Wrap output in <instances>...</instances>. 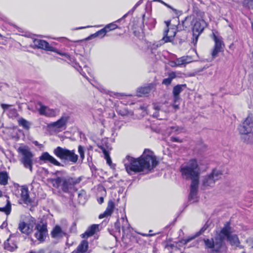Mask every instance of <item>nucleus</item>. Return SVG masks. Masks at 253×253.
<instances>
[{"label":"nucleus","instance_id":"e433bc0d","mask_svg":"<svg viewBox=\"0 0 253 253\" xmlns=\"http://www.w3.org/2000/svg\"><path fill=\"white\" fill-rule=\"evenodd\" d=\"M107 32H108V30H106V29L104 27V28L99 30L98 31H97L95 33L91 35L90 36V37H100L102 38H103V37H104L105 36V35H106V34Z\"/></svg>","mask_w":253,"mask_h":253},{"label":"nucleus","instance_id":"09e8293b","mask_svg":"<svg viewBox=\"0 0 253 253\" xmlns=\"http://www.w3.org/2000/svg\"><path fill=\"white\" fill-rule=\"evenodd\" d=\"M154 1H159V2H161L162 3H163V4H164L165 5H166V6H167L168 7L173 9L171 6H170L169 5H168V4H167L166 3H165V2H164L163 1H162L161 0H154Z\"/></svg>","mask_w":253,"mask_h":253},{"label":"nucleus","instance_id":"2eb2a0df","mask_svg":"<svg viewBox=\"0 0 253 253\" xmlns=\"http://www.w3.org/2000/svg\"><path fill=\"white\" fill-rule=\"evenodd\" d=\"M33 42L34 45L38 48L50 51H55V48L50 45L48 42L44 40L35 39Z\"/></svg>","mask_w":253,"mask_h":253},{"label":"nucleus","instance_id":"f3484780","mask_svg":"<svg viewBox=\"0 0 253 253\" xmlns=\"http://www.w3.org/2000/svg\"><path fill=\"white\" fill-rule=\"evenodd\" d=\"M213 39L215 42V45L211 52V55L212 58H214L217 56L218 53L221 51L223 47V44L221 40L216 37L215 35H213Z\"/></svg>","mask_w":253,"mask_h":253},{"label":"nucleus","instance_id":"6e6552de","mask_svg":"<svg viewBox=\"0 0 253 253\" xmlns=\"http://www.w3.org/2000/svg\"><path fill=\"white\" fill-rule=\"evenodd\" d=\"M203 241L206 249H210L212 252L216 253L220 251L224 244L220 235L215 236L214 239H204Z\"/></svg>","mask_w":253,"mask_h":253},{"label":"nucleus","instance_id":"aec40b11","mask_svg":"<svg viewBox=\"0 0 253 253\" xmlns=\"http://www.w3.org/2000/svg\"><path fill=\"white\" fill-rule=\"evenodd\" d=\"M18 228L22 233L26 235L29 234L32 231V228L30 227V224L24 221H20L19 222Z\"/></svg>","mask_w":253,"mask_h":253},{"label":"nucleus","instance_id":"72a5a7b5","mask_svg":"<svg viewBox=\"0 0 253 253\" xmlns=\"http://www.w3.org/2000/svg\"><path fill=\"white\" fill-rule=\"evenodd\" d=\"M117 112L119 115L122 116L133 115V113L131 111H129L126 107L119 109L117 111Z\"/></svg>","mask_w":253,"mask_h":253},{"label":"nucleus","instance_id":"b1692460","mask_svg":"<svg viewBox=\"0 0 253 253\" xmlns=\"http://www.w3.org/2000/svg\"><path fill=\"white\" fill-rule=\"evenodd\" d=\"M208 228V226L206 225H204L199 231L197 232L194 236H191L190 237H188L186 239H183L181 241L182 243H183L184 244H187L188 242L191 241V240L194 239L197 237L200 236V235L204 233V232L207 230Z\"/></svg>","mask_w":253,"mask_h":253},{"label":"nucleus","instance_id":"ea45409f","mask_svg":"<svg viewBox=\"0 0 253 253\" xmlns=\"http://www.w3.org/2000/svg\"><path fill=\"white\" fill-rule=\"evenodd\" d=\"M165 249L169 253H172L173 249V244L172 242H167L165 245Z\"/></svg>","mask_w":253,"mask_h":253},{"label":"nucleus","instance_id":"603ef678","mask_svg":"<svg viewBox=\"0 0 253 253\" xmlns=\"http://www.w3.org/2000/svg\"><path fill=\"white\" fill-rule=\"evenodd\" d=\"M20 187H21V190H28V187L26 185H23V186H21Z\"/></svg>","mask_w":253,"mask_h":253},{"label":"nucleus","instance_id":"7ed1b4c3","mask_svg":"<svg viewBox=\"0 0 253 253\" xmlns=\"http://www.w3.org/2000/svg\"><path fill=\"white\" fill-rule=\"evenodd\" d=\"M200 166L196 159L189 160L186 165L180 168L182 176L186 179L199 176L202 171Z\"/></svg>","mask_w":253,"mask_h":253},{"label":"nucleus","instance_id":"2f4dec72","mask_svg":"<svg viewBox=\"0 0 253 253\" xmlns=\"http://www.w3.org/2000/svg\"><path fill=\"white\" fill-rule=\"evenodd\" d=\"M185 84H179L175 86V101L179 99L178 94L185 88Z\"/></svg>","mask_w":253,"mask_h":253},{"label":"nucleus","instance_id":"de8ad7c7","mask_svg":"<svg viewBox=\"0 0 253 253\" xmlns=\"http://www.w3.org/2000/svg\"><path fill=\"white\" fill-rule=\"evenodd\" d=\"M55 51H54V52H56L58 54H59L60 55H62V56H65V57H66L67 58L69 57V56L67 54L65 53L60 52L57 51L55 48Z\"/></svg>","mask_w":253,"mask_h":253},{"label":"nucleus","instance_id":"e2e57ef3","mask_svg":"<svg viewBox=\"0 0 253 253\" xmlns=\"http://www.w3.org/2000/svg\"><path fill=\"white\" fill-rule=\"evenodd\" d=\"M170 138H171V140H172V141H173V140L174 139V138H173L172 136H171V137H170Z\"/></svg>","mask_w":253,"mask_h":253},{"label":"nucleus","instance_id":"1a4fd4ad","mask_svg":"<svg viewBox=\"0 0 253 253\" xmlns=\"http://www.w3.org/2000/svg\"><path fill=\"white\" fill-rule=\"evenodd\" d=\"M207 26V23L203 19L196 21L193 28V36L195 38V42L193 41L194 44L196 43L199 36L203 32Z\"/></svg>","mask_w":253,"mask_h":253},{"label":"nucleus","instance_id":"49530a36","mask_svg":"<svg viewBox=\"0 0 253 253\" xmlns=\"http://www.w3.org/2000/svg\"><path fill=\"white\" fill-rule=\"evenodd\" d=\"M245 2L250 8L253 9V0H246Z\"/></svg>","mask_w":253,"mask_h":253},{"label":"nucleus","instance_id":"6ab92c4d","mask_svg":"<svg viewBox=\"0 0 253 253\" xmlns=\"http://www.w3.org/2000/svg\"><path fill=\"white\" fill-rule=\"evenodd\" d=\"M114 209H115L114 202L113 201H112V200H110L108 203V205H107L106 210L104 211V212L103 213L100 214L99 215V218L100 219H101V218L110 216L112 214Z\"/></svg>","mask_w":253,"mask_h":253},{"label":"nucleus","instance_id":"58836bf2","mask_svg":"<svg viewBox=\"0 0 253 253\" xmlns=\"http://www.w3.org/2000/svg\"><path fill=\"white\" fill-rule=\"evenodd\" d=\"M188 26V24L187 23L186 19H185L184 20H182L181 23H179V24L176 26V30L177 31L184 30Z\"/></svg>","mask_w":253,"mask_h":253},{"label":"nucleus","instance_id":"c9c22d12","mask_svg":"<svg viewBox=\"0 0 253 253\" xmlns=\"http://www.w3.org/2000/svg\"><path fill=\"white\" fill-rule=\"evenodd\" d=\"M174 79V72H171L169 76V77L165 78L163 80L162 84L166 86H168L171 83L173 79Z\"/></svg>","mask_w":253,"mask_h":253},{"label":"nucleus","instance_id":"20e7f679","mask_svg":"<svg viewBox=\"0 0 253 253\" xmlns=\"http://www.w3.org/2000/svg\"><path fill=\"white\" fill-rule=\"evenodd\" d=\"M82 180V177H57L50 180L51 183L56 188L61 186L63 188H72L74 186L79 184Z\"/></svg>","mask_w":253,"mask_h":253},{"label":"nucleus","instance_id":"473e14b6","mask_svg":"<svg viewBox=\"0 0 253 253\" xmlns=\"http://www.w3.org/2000/svg\"><path fill=\"white\" fill-rule=\"evenodd\" d=\"M8 175L6 172L2 171L0 172V184L6 185L7 183Z\"/></svg>","mask_w":253,"mask_h":253},{"label":"nucleus","instance_id":"bf43d9fd","mask_svg":"<svg viewBox=\"0 0 253 253\" xmlns=\"http://www.w3.org/2000/svg\"><path fill=\"white\" fill-rule=\"evenodd\" d=\"M79 197H80L83 194L82 193L79 192L78 193Z\"/></svg>","mask_w":253,"mask_h":253},{"label":"nucleus","instance_id":"680f3d73","mask_svg":"<svg viewBox=\"0 0 253 253\" xmlns=\"http://www.w3.org/2000/svg\"><path fill=\"white\" fill-rule=\"evenodd\" d=\"M29 253H36L34 251H31Z\"/></svg>","mask_w":253,"mask_h":253},{"label":"nucleus","instance_id":"cd10ccee","mask_svg":"<svg viewBox=\"0 0 253 253\" xmlns=\"http://www.w3.org/2000/svg\"><path fill=\"white\" fill-rule=\"evenodd\" d=\"M227 239L232 246H238L240 244V241L237 235L231 234L228 236Z\"/></svg>","mask_w":253,"mask_h":253},{"label":"nucleus","instance_id":"c03bdc74","mask_svg":"<svg viewBox=\"0 0 253 253\" xmlns=\"http://www.w3.org/2000/svg\"><path fill=\"white\" fill-rule=\"evenodd\" d=\"M78 152L80 154L81 158L83 160L84 158V149L83 147L80 145L78 147Z\"/></svg>","mask_w":253,"mask_h":253},{"label":"nucleus","instance_id":"f03ea898","mask_svg":"<svg viewBox=\"0 0 253 253\" xmlns=\"http://www.w3.org/2000/svg\"><path fill=\"white\" fill-rule=\"evenodd\" d=\"M238 130L242 140L246 143L253 142V117L248 115L239 125Z\"/></svg>","mask_w":253,"mask_h":253},{"label":"nucleus","instance_id":"13d9d810","mask_svg":"<svg viewBox=\"0 0 253 253\" xmlns=\"http://www.w3.org/2000/svg\"><path fill=\"white\" fill-rule=\"evenodd\" d=\"M139 4V2H137L135 6L134 7V8H135L136 6H137Z\"/></svg>","mask_w":253,"mask_h":253},{"label":"nucleus","instance_id":"3c124183","mask_svg":"<svg viewBox=\"0 0 253 253\" xmlns=\"http://www.w3.org/2000/svg\"><path fill=\"white\" fill-rule=\"evenodd\" d=\"M206 68L205 67H204L203 68H200L196 70V73H199L200 72H202V71H204Z\"/></svg>","mask_w":253,"mask_h":253},{"label":"nucleus","instance_id":"052dcab7","mask_svg":"<svg viewBox=\"0 0 253 253\" xmlns=\"http://www.w3.org/2000/svg\"><path fill=\"white\" fill-rule=\"evenodd\" d=\"M174 107H175V110L176 109L178 108V105H175Z\"/></svg>","mask_w":253,"mask_h":253},{"label":"nucleus","instance_id":"4c0bfd02","mask_svg":"<svg viewBox=\"0 0 253 253\" xmlns=\"http://www.w3.org/2000/svg\"><path fill=\"white\" fill-rule=\"evenodd\" d=\"M18 124L23 128L28 129L30 126V123L25 119L21 118L18 120Z\"/></svg>","mask_w":253,"mask_h":253},{"label":"nucleus","instance_id":"7c9ffc66","mask_svg":"<svg viewBox=\"0 0 253 253\" xmlns=\"http://www.w3.org/2000/svg\"><path fill=\"white\" fill-rule=\"evenodd\" d=\"M154 87L153 84H151L147 86L142 87L138 89V91L140 93L139 95L141 94H147L149 93L152 88Z\"/></svg>","mask_w":253,"mask_h":253},{"label":"nucleus","instance_id":"423d86ee","mask_svg":"<svg viewBox=\"0 0 253 253\" xmlns=\"http://www.w3.org/2000/svg\"><path fill=\"white\" fill-rule=\"evenodd\" d=\"M54 154L60 159L75 164L78 160V156L74 150H70L66 148L58 146L53 150Z\"/></svg>","mask_w":253,"mask_h":253},{"label":"nucleus","instance_id":"9b49d317","mask_svg":"<svg viewBox=\"0 0 253 253\" xmlns=\"http://www.w3.org/2000/svg\"><path fill=\"white\" fill-rule=\"evenodd\" d=\"M21 197L22 201L27 205H32L36 198V193L34 191H21Z\"/></svg>","mask_w":253,"mask_h":253},{"label":"nucleus","instance_id":"c85d7f7f","mask_svg":"<svg viewBox=\"0 0 253 253\" xmlns=\"http://www.w3.org/2000/svg\"><path fill=\"white\" fill-rule=\"evenodd\" d=\"M199 200L198 191H190L188 196V201L190 203L197 202Z\"/></svg>","mask_w":253,"mask_h":253},{"label":"nucleus","instance_id":"a211bd4d","mask_svg":"<svg viewBox=\"0 0 253 253\" xmlns=\"http://www.w3.org/2000/svg\"><path fill=\"white\" fill-rule=\"evenodd\" d=\"M193 61L194 60L191 56H183L175 60V66H185Z\"/></svg>","mask_w":253,"mask_h":253},{"label":"nucleus","instance_id":"412c9836","mask_svg":"<svg viewBox=\"0 0 253 253\" xmlns=\"http://www.w3.org/2000/svg\"><path fill=\"white\" fill-rule=\"evenodd\" d=\"M230 224L229 222H226L224 224L223 228L221 229L220 233L216 235V236H221L222 237V242H223V240L225 237H228V236L230 235Z\"/></svg>","mask_w":253,"mask_h":253},{"label":"nucleus","instance_id":"338daca9","mask_svg":"<svg viewBox=\"0 0 253 253\" xmlns=\"http://www.w3.org/2000/svg\"><path fill=\"white\" fill-rule=\"evenodd\" d=\"M71 253H77L75 251H74L73 252H72Z\"/></svg>","mask_w":253,"mask_h":253},{"label":"nucleus","instance_id":"4468645a","mask_svg":"<svg viewBox=\"0 0 253 253\" xmlns=\"http://www.w3.org/2000/svg\"><path fill=\"white\" fill-rule=\"evenodd\" d=\"M115 226L119 232L120 231L121 228H122L123 232L124 233L130 231V226L128 222L126 216L122 217L120 219L118 220L115 223Z\"/></svg>","mask_w":253,"mask_h":253},{"label":"nucleus","instance_id":"f8f14e48","mask_svg":"<svg viewBox=\"0 0 253 253\" xmlns=\"http://www.w3.org/2000/svg\"><path fill=\"white\" fill-rule=\"evenodd\" d=\"M171 21H165V23L166 25V28L164 31V37L162 40L163 43L172 42L174 39V32L172 30L169 31L170 28L169 26L170 24Z\"/></svg>","mask_w":253,"mask_h":253},{"label":"nucleus","instance_id":"a19ab883","mask_svg":"<svg viewBox=\"0 0 253 253\" xmlns=\"http://www.w3.org/2000/svg\"><path fill=\"white\" fill-rule=\"evenodd\" d=\"M4 248L7 251L12 252L17 247L15 245H14L13 246H10L9 243H8V240H7V242L4 243Z\"/></svg>","mask_w":253,"mask_h":253},{"label":"nucleus","instance_id":"0eeeda50","mask_svg":"<svg viewBox=\"0 0 253 253\" xmlns=\"http://www.w3.org/2000/svg\"><path fill=\"white\" fill-rule=\"evenodd\" d=\"M18 152L22 155V158L20 160L21 163L25 168L29 169L32 171L34 155L28 147L26 146L19 147L18 149Z\"/></svg>","mask_w":253,"mask_h":253},{"label":"nucleus","instance_id":"f257e3e1","mask_svg":"<svg viewBox=\"0 0 253 253\" xmlns=\"http://www.w3.org/2000/svg\"><path fill=\"white\" fill-rule=\"evenodd\" d=\"M126 161L125 166L129 174L141 171L148 173L158 164L156 156L149 150H145L138 159L126 156Z\"/></svg>","mask_w":253,"mask_h":253},{"label":"nucleus","instance_id":"393cba45","mask_svg":"<svg viewBox=\"0 0 253 253\" xmlns=\"http://www.w3.org/2000/svg\"><path fill=\"white\" fill-rule=\"evenodd\" d=\"M98 228V225L93 224L91 225L84 234L81 235L82 238H87L92 236L95 234Z\"/></svg>","mask_w":253,"mask_h":253},{"label":"nucleus","instance_id":"864d4df0","mask_svg":"<svg viewBox=\"0 0 253 253\" xmlns=\"http://www.w3.org/2000/svg\"><path fill=\"white\" fill-rule=\"evenodd\" d=\"M154 107L155 110H158L160 109V107L158 105H154Z\"/></svg>","mask_w":253,"mask_h":253},{"label":"nucleus","instance_id":"774afa93","mask_svg":"<svg viewBox=\"0 0 253 253\" xmlns=\"http://www.w3.org/2000/svg\"><path fill=\"white\" fill-rule=\"evenodd\" d=\"M175 142L178 141L176 138L174 139Z\"/></svg>","mask_w":253,"mask_h":253},{"label":"nucleus","instance_id":"c756f323","mask_svg":"<svg viewBox=\"0 0 253 253\" xmlns=\"http://www.w3.org/2000/svg\"><path fill=\"white\" fill-rule=\"evenodd\" d=\"M191 180V190H197L199 188V176H195V177L189 178Z\"/></svg>","mask_w":253,"mask_h":253},{"label":"nucleus","instance_id":"5701e85b","mask_svg":"<svg viewBox=\"0 0 253 253\" xmlns=\"http://www.w3.org/2000/svg\"><path fill=\"white\" fill-rule=\"evenodd\" d=\"M1 106L4 110V111H8L9 113L8 115L10 118L16 117L17 116V113L15 109L12 108V106L10 105L1 104Z\"/></svg>","mask_w":253,"mask_h":253},{"label":"nucleus","instance_id":"dca6fc26","mask_svg":"<svg viewBox=\"0 0 253 253\" xmlns=\"http://www.w3.org/2000/svg\"><path fill=\"white\" fill-rule=\"evenodd\" d=\"M39 159L41 161H44L45 163L48 162L54 166H63L61 163L46 152L43 153Z\"/></svg>","mask_w":253,"mask_h":253},{"label":"nucleus","instance_id":"ddd939ff","mask_svg":"<svg viewBox=\"0 0 253 253\" xmlns=\"http://www.w3.org/2000/svg\"><path fill=\"white\" fill-rule=\"evenodd\" d=\"M37 232L35 233L36 238L43 241L47 234V226L44 224H38L36 226Z\"/></svg>","mask_w":253,"mask_h":253},{"label":"nucleus","instance_id":"37998d69","mask_svg":"<svg viewBox=\"0 0 253 253\" xmlns=\"http://www.w3.org/2000/svg\"><path fill=\"white\" fill-rule=\"evenodd\" d=\"M103 153H104V156H105V158L106 160L107 163L109 165H111V164L112 163V161H111V158L110 157L108 152L106 150H104L103 151Z\"/></svg>","mask_w":253,"mask_h":253},{"label":"nucleus","instance_id":"a878e982","mask_svg":"<svg viewBox=\"0 0 253 253\" xmlns=\"http://www.w3.org/2000/svg\"><path fill=\"white\" fill-rule=\"evenodd\" d=\"M88 248V244L87 241L83 240L79 245L75 251L77 253H85Z\"/></svg>","mask_w":253,"mask_h":253},{"label":"nucleus","instance_id":"a18cd8bd","mask_svg":"<svg viewBox=\"0 0 253 253\" xmlns=\"http://www.w3.org/2000/svg\"><path fill=\"white\" fill-rule=\"evenodd\" d=\"M247 243L249 246L253 249V238H250L247 240Z\"/></svg>","mask_w":253,"mask_h":253},{"label":"nucleus","instance_id":"f704fd0d","mask_svg":"<svg viewBox=\"0 0 253 253\" xmlns=\"http://www.w3.org/2000/svg\"><path fill=\"white\" fill-rule=\"evenodd\" d=\"M7 204L4 207L0 208V211L4 212L6 215L10 214L11 210V204L10 202L6 200Z\"/></svg>","mask_w":253,"mask_h":253},{"label":"nucleus","instance_id":"39448f33","mask_svg":"<svg viewBox=\"0 0 253 253\" xmlns=\"http://www.w3.org/2000/svg\"><path fill=\"white\" fill-rule=\"evenodd\" d=\"M222 172L220 170L213 169L212 171L204 175L201 180V186L204 189L213 188L215 183L221 177Z\"/></svg>","mask_w":253,"mask_h":253},{"label":"nucleus","instance_id":"4be33fe9","mask_svg":"<svg viewBox=\"0 0 253 253\" xmlns=\"http://www.w3.org/2000/svg\"><path fill=\"white\" fill-rule=\"evenodd\" d=\"M68 121L66 117H62L59 120L55 122L50 124V126L56 128H61L65 126Z\"/></svg>","mask_w":253,"mask_h":253},{"label":"nucleus","instance_id":"bb28decb","mask_svg":"<svg viewBox=\"0 0 253 253\" xmlns=\"http://www.w3.org/2000/svg\"><path fill=\"white\" fill-rule=\"evenodd\" d=\"M51 234L53 238H55L62 237L64 233L59 226L56 225L52 231Z\"/></svg>","mask_w":253,"mask_h":253},{"label":"nucleus","instance_id":"5fc2aeb1","mask_svg":"<svg viewBox=\"0 0 253 253\" xmlns=\"http://www.w3.org/2000/svg\"><path fill=\"white\" fill-rule=\"evenodd\" d=\"M14 186L15 188H18L20 187L19 185L17 184H14Z\"/></svg>","mask_w":253,"mask_h":253},{"label":"nucleus","instance_id":"4d7b16f0","mask_svg":"<svg viewBox=\"0 0 253 253\" xmlns=\"http://www.w3.org/2000/svg\"><path fill=\"white\" fill-rule=\"evenodd\" d=\"M80 73L83 76H84V77L86 78L85 76V74L84 72H81Z\"/></svg>","mask_w":253,"mask_h":253},{"label":"nucleus","instance_id":"79ce46f5","mask_svg":"<svg viewBox=\"0 0 253 253\" xmlns=\"http://www.w3.org/2000/svg\"><path fill=\"white\" fill-rule=\"evenodd\" d=\"M117 27H118V26L116 24L112 23L109 24L107 25L105 27V28L106 29V30H108V32H109V31L116 29V28H117Z\"/></svg>","mask_w":253,"mask_h":253},{"label":"nucleus","instance_id":"0e129e2a","mask_svg":"<svg viewBox=\"0 0 253 253\" xmlns=\"http://www.w3.org/2000/svg\"><path fill=\"white\" fill-rule=\"evenodd\" d=\"M154 116L155 117H158V116L157 115V114H154Z\"/></svg>","mask_w":253,"mask_h":253},{"label":"nucleus","instance_id":"69168bd1","mask_svg":"<svg viewBox=\"0 0 253 253\" xmlns=\"http://www.w3.org/2000/svg\"><path fill=\"white\" fill-rule=\"evenodd\" d=\"M1 195H2V193H1V191H0V197H1Z\"/></svg>","mask_w":253,"mask_h":253},{"label":"nucleus","instance_id":"6e6d98bb","mask_svg":"<svg viewBox=\"0 0 253 253\" xmlns=\"http://www.w3.org/2000/svg\"><path fill=\"white\" fill-rule=\"evenodd\" d=\"M142 235L144 236H152V235H149V234H142Z\"/></svg>","mask_w":253,"mask_h":253},{"label":"nucleus","instance_id":"8fccbe9b","mask_svg":"<svg viewBox=\"0 0 253 253\" xmlns=\"http://www.w3.org/2000/svg\"><path fill=\"white\" fill-rule=\"evenodd\" d=\"M97 201L99 204H101L104 202V198L103 197H100L97 199Z\"/></svg>","mask_w":253,"mask_h":253},{"label":"nucleus","instance_id":"9d476101","mask_svg":"<svg viewBox=\"0 0 253 253\" xmlns=\"http://www.w3.org/2000/svg\"><path fill=\"white\" fill-rule=\"evenodd\" d=\"M36 108L41 115L47 117H53L56 115V112L55 110L50 109L47 106L43 105L41 102L36 103Z\"/></svg>","mask_w":253,"mask_h":253}]
</instances>
